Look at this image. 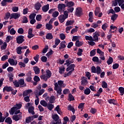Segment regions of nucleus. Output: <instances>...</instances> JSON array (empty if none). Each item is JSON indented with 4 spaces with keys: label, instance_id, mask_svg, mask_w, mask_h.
<instances>
[{
    "label": "nucleus",
    "instance_id": "obj_1",
    "mask_svg": "<svg viewBox=\"0 0 124 124\" xmlns=\"http://www.w3.org/2000/svg\"><path fill=\"white\" fill-rule=\"evenodd\" d=\"M24 38H25V36L23 35L18 36L16 37V43L18 44H22V43L25 41Z\"/></svg>",
    "mask_w": 124,
    "mask_h": 124
},
{
    "label": "nucleus",
    "instance_id": "obj_2",
    "mask_svg": "<svg viewBox=\"0 0 124 124\" xmlns=\"http://www.w3.org/2000/svg\"><path fill=\"white\" fill-rule=\"evenodd\" d=\"M22 113L19 114H15L13 116L12 119L15 122H18V121H20L21 119H22Z\"/></svg>",
    "mask_w": 124,
    "mask_h": 124
},
{
    "label": "nucleus",
    "instance_id": "obj_3",
    "mask_svg": "<svg viewBox=\"0 0 124 124\" xmlns=\"http://www.w3.org/2000/svg\"><path fill=\"white\" fill-rule=\"evenodd\" d=\"M21 16V15L18 13H14L11 14L10 20L11 19H18Z\"/></svg>",
    "mask_w": 124,
    "mask_h": 124
},
{
    "label": "nucleus",
    "instance_id": "obj_4",
    "mask_svg": "<svg viewBox=\"0 0 124 124\" xmlns=\"http://www.w3.org/2000/svg\"><path fill=\"white\" fill-rule=\"evenodd\" d=\"M8 62L11 65H17L18 63L17 60L14 61V59L11 58L9 59Z\"/></svg>",
    "mask_w": 124,
    "mask_h": 124
},
{
    "label": "nucleus",
    "instance_id": "obj_5",
    "mask_svg": "<svg viewBox=\"0 0 124 124\" xmlns=\"http://www.w3.org/2000/svg\"><path fill=\"white\" fill-rule=\"evenodd\" d=\"M34 36V34H32V29L29 28L28 30V35L27 36V37L31 39V38H32V37H33Z\"/></svg>",
    "mask_w": 124,
    "mask_h": 124
},
{
    "label": "nucleus",
    "instance_id": "obj_6",
    "mask_svg": "<svg viewBox=\"0 0 124 124\" xmlns=\"http://www.w3.org/2000/svg\"><path fill=\"white\" fill-rule=\"evenodd\" d=\"M12 91V87L11 86H8L7 85L4 87L3 88V92L4 93V92H7L8 93H10V92H11Z\"/></svg>",
    "mask_w": 124,
    "mask_h": 124
},
{
    "label": "nucleus",
    "instance_id": "obj_7",
    "mask_svg": "<svg viewBox=\"0 0 124 124\" xmlns=\"http://www.w3.org/2000/svg\"><path fill=\"white\" fill-rule=\"evenodd\" d=\"M18 84H19L20 88H23L24 87H26V84H25V80L24 79H20L18 81Z\"/></svg>",
    "mask_w": 124,
    "mask_h": 124
},
{
    "label": "nucleus",
    "instance_id": "obj_8",
    "mask_svg": "<svg viewBox=\"0 0 124 124\" xmlns=\"http://www.w3.org/2000/svg\"><path fill=\"white\" fill-rule=\"evenodd\" d=\"M88 83V80L87 79V78L85 77H83L81 78V85L82 86H86Z\"/></svg>",
    "mask_w": 124,
    "mask_h": 124
},
{
    "label": "nucleus",
    "instance_id": "obj_9",
    "mask_svg": "<svg viewBox=\"0 0 124 124\" xmlns=\"http://www.w3.org/2000/svg\"><path fill=\"white\" fill-rule=\"evenodd\" d=\"M66 7V5L63 3H59L58 6V11L60 12Z\"/></svg>",
    "mask_w": 124,
    "mask_h": 124
},
{
    "label": "nucleus",
    "instance_id": "obj_10",
    "mask_svg": "<svg viewBox=\"0 0 124 124\" xmlns=\"http://www.w3.org/2000/svg\"><path fill=\"white\" fill-rule=\"evenodd\" d=\"M33 70L35 72V74L36 75L39 74L40 73V69L37 66H35L33 67Z\"/></svg>",
    "mask_w": 124,
    "mask_h": 124
},
{
    "label": "nucleus",
    "instance_id": "obj_11",
    "mask_svg": "<svg viewBox=\"0 0 124 124\" xmlns=\"http://www.w3.org/2000/svg\"><path fill=\"white\" fill-rule=\"evenodd\" d=\"M76 15L77 17H81L82 16V10L81 9L77 8Z\"/></svg>",
    "mask_w": 124,
    "mask_h": 124
},
{
    "label": "nucleus",
    "instance_id": "obj_12",
    "mask_svg": "<svg viewBox=\"0 0 124 124\" xmlns=\"http://www.w3.org/2000/svg\"><path fill=\"white\" fill-rule=\"evenodd\" d=\"M46 79H49V78H51V76H52V72H51L50 70L47 69L46 70Z\"/></svg>",
    "mask_w": 124,
    "mask_h": 124
},
{
    "label": "nucleus",
    "instance_id": "obj_13",
    "mask_svg": "<svg viewBox=\"0 0 124 124\" xmlns=\"http://www.w3.org/2000/svg\"><path fill=\"white\" fill-rule=\"evenodd\" d=\"M108 102L109 103V104H113V105H117V100L114 99H109L108 100Z\"/></svg>",
    "mask_w": 124,
    "mask_h": 124
},
{
    "label": "nucleus",
    "instance_id": "obj_14",
    "mask_svg": "<svg viewBox=\"0 0 124 124\" xmlns=\"http://www.w3.org/2000/svg\"><path fill=\"white\" fill-rule=\"evenodd\" d=\"M34 107L33 106L30 107L28 109V112L30 114H32V115H34L35 114V112H34Z\"/></svg>",
    "mask_w": 124,
    "mask_h": 124
},
{
    "label": "nucleus",
    "instance_id": "obj_15",
    "mask_svg": "<svg viewBox=\"0 0 124 124\" xmlns=\"http://www.w3.org/2000/svg\"><path fill=\"white\" fill-rule=\"evenodd\" d=\"M42 10L43 12H47V11L49 10V4L43 6L42 8Z\"/></svg>",
    "mask_w": 124,
    "mask_h": 124
},
{
    "label": "nucleus",
    "instance_id": "obj_16",
    "mask_svg": "<svg viewBox=\"0 0 124 124\" xmlns=\"http://www.w3.org/2000/svg\"><path fill=\"white\" fill-rule=\"evenodd\" d=\"M16 110H17V108L15 107H13L11 108V110H9V112L11 115H14Z\"/></svg>",
    "mask_w": 124,
    "mask_h": 124
},
{
    "label": "nucleus",
    "instance_id": "obj_17",
    "mask_svg": "<svg viewBox=\"0 0 124 124\" xmlns=\"http://www.w3.org/2000/svg\"><path fill=\"white\" fill-rule=\"evenodd\" d=\"M58 19L59 20V22H60V23H63L65 20V17H64L63 16H62V15H60L59 17H58Z\"/></svg>",
    "mask_w": 124,
    "mask_h": 124
},
{
    "label": "nucleus",
    "instance_id": "obj_18",
    "mask_svg": "<svg viewBox=\"0 0 124 124\" xmlns=\"http://www.w3.org/2000/svg\"><path fill=\"white\" fill-rule=\"evenodd\" d=\"M102 72V70H101V68H100V66H97L96 67L95 73H96L97 75H99V74H100V73H101Z\"/></svg>",
    "mask_w": 124,
    "mask_h": 124
},
{
    "label": "nucleus",
    "instance_id": "obj_19",
    "mask_svg": "<svg viewBox=\"0 0 124 124\" xmlns=\"http://www.w3.org/2000/svg\"><path fill=\"white\" fill-rule=\"evenodd\" d=\"M68 67L66 68V71L67 72H68L69 70H71L74 67H75V64H72L68 66Z\"/></svg>",
    "mask_w": 124,
    "mask_h": 124
},
{
    "label": "nucleus",
    "instance_id": "obj_20",
    "mask_svg": "<svg viewBox=\"0 0 124 124\" xmlns=\"http://www.w3.org/2000/svg\"><path fill=\"white\" fill-rule=\"evenodd\" d=\"M34 7L36 10L38 11L40 9V7H41V4H40L39 2H38L35 4Z\"/></svg>",
    "mask_w": 124,
    "mask_h": 124
},
{
    "label": "nucleus",
    "instance_id": "obj_21",
    "mask_svg": "<svg viewBox=\"0 0 124 124\" xmlns=\"http://www.w3.org/2000/svg\"><path fill=\"white\" fill-rule=\"evenodd\" d=\"M118 17H119V15H118L116 14H113L111 16V21H116V20H117V18H118Z\"/></svg>",
    "mask_w": 124,
    "mask_h": 124
},
{
    "label": "nucleus",
    "instance_id": "obj_22",
    "mask_svg": "<svg viewBox=\"0 0 124 124\" xmlns=\"http://www.w3.org/2000/svg\"><path fill=\"white\" fill-rule=\"evenodd\" d=\"M83 44V42H80L79 40H77L75 43V45L76 47H81V46H82Z\"/></svg>",
    "mask_w": 124,
    "mask_h": 124
},
{
    "label": "nucleus",
    "instance_id": "obj_23",
    "mask_svg": "<svg viewBox=\"0 0 124 124\" xmlns=\"http://www.w3.org/2000/svg\"><path fill=\"white\" fill-rule=\"evenodd\" d=\"M74 23H75L74 20H67L66 22L65 26L67 27V26L73 25Z\"/></svg>",
    "mask_w": 124,
    "mask_h": 124
},
{
    "label": "nucleus",
    "instance_id": "obj_24",
    "mask_svg": "<svg viewBox=\"0 0 124 124\" xmlns=\"http://www.w3.org/2000/svg\"><path fill=\"white\" fill-rule=\"evenodd\" d=\"M73 5H74V2H73V1H69L68 2V1H67V3L66 4V7H72V6H73Z\"/></svg>",
    "mask_w": 124,
    "mask_h": 124
},
{
    "label": "nucleus",
    "instance_id": "obj_25",
    "mask_svg": "<svg viewBox=\"0 0 124 124\" xmlns=\"http://www.w3.org/2000/svg\"><path fill=\"white\" fill-rule=\"evenodd\" d=\"M46 30H48V31H51V30L53 29V25L49 23H46Z\"/></svg>",
    "mask_w": 124,
    "mask_h": 124
},
{
    "label": "nucleus",
    "instance_id": "obj_26",
    "mask_svg": "<svg viewBox=\"0 0 124 124\" xmlns=\"http://www.w3.org/2000/svg\"><path fill=\"white\" fill-rule=\"evenodd\" d=\"M100 8L96 7L94 10V15L95 16H97L98 14L100 13Z\"/></svg>",
    "mask_w": 124,
    "mask_h": 124
},
{
    "label": "nucleus",
    "instance_id": "obj_27",
    "mask_svg": "<svg viewBox=\"0 0 124 124\" xmlns=\"http://www.w3.org/2000/svg\"><path fill=\"white\" fill-rule=\"evenodd\" d=\"M68 97H69L68 100L69 101H74V100H75V99L74 98V96L71 93H69Z\"/></svg>",
    "mask_w": 124,
    "mask_h": 124
},
{
    "label": "nucleus",
    "instance_id": "obj_28",
    "mask_svg": "<svg viewBox=\"0 0 124 124\" xmlns=\"http://www.w3.org/2000/svg\"><path fill=\"white\" fill-rule=\"evenodd\" d=\"M118 90L120 93V95L123 96L124 94V88L123 87H120L118 88Z\"/></svg>",
    "mask_w": 124,
    "mask_h": 124
},
{
    "label": "nucleus",
    "instance_id": "obj_29",
    "mask_svg": "<svg viewBox=\"0 0 124 124\" xmlns=\"http://www.w3.org/2000/svg\"><path fill=\"white\" fill-rule=\"evenodd\" d=\"M46 107L49 111H52V110H53V108H54V105L52 104H48Z\"/></svg>",
    "mask_w": 124,
    "mask_h": 124
},
{
    "label": "nucleus",
    "instance_id": "obj_30",
    "mask_svg": "<svg viewBox=\"0 0 124 124\" xmlns=\"http://www.w3.org/2000/svg\"><path fill=\"white\" fill-rule=\"evenodd\" d=\"M40 104L44 107H47L48 104L46 102L45 100H41Z\"/></svg>",
    "mask_w": 124,
    "mask_h": 124
},
{
    "label": "nucleus",
    "instance_id": "obj_31",
    "mask_svg": "<svg viewBox=\"0 0 124 124\" xmlns=\"http://www.w3.org/2000/svg\"><path fill=\"white\" fill-rule=\"evenodd\" d=\"M63 121L62 122L63 124H67V122H69V118L67 116L64 117L63 118Z\"/></svg>",
    "mask_w": 124,
    "mask_h": 124
},
{
    "label": "nucleus",
    "instance_id": "obj_32",
    "mask_svg": "<svg viewBox=\"0 0 124 124\" xmlns=\"http://www.w3.org/2000/svg\"><path fill=\"white\" fill-rule=\"evenodd\" d=\"M46 38V39H49V40L52 39L53 35L51 33H47Z\"/></svg>",
    "mask_w": 124,
    "mask_h": 124
},
{
    "label": "nucleus",
    "instance_id": "obj_33",
    "mask_svg": "<svg viewBox=\"0 0 124 124\" xmlns=\"http://www.w3.org/2000/svg\"><path fill=\"white\" fill-rule=\"evenodd\" d=\"M96 49H94L90 51V57H93L96 54Z\"/></svg>",
    "mask_w": 124,
    "mask_h": 124
},
{
    "label": "nucleus",
    "instance_id": "obj_34",
    "mask_svg": "<svg viewBox=\"0 0 124 124\" xmlns=\"http://www.w3.org/2000/svg\"><path fill=\"white\" fill-rule=\"evenodd\" d=\"M102 87L103 88V89H107V88H108V84L106 81H103Z\"/></svg>",
    "mask_w": 124,
    "mask_h": 124
},
{
    "label": "nucleus",
    "instance_id": "obj_35",
    "mask_svg": "<svg viewBox=\"0 0 124 124\" xmlns=\"http://www.w3.org/2000/svg\"><path fill=\"white\" fill-rule=\"evenodd\" d=\"M49 103H54L55 102V96L52 95L49 99Z\"/></svg>",
    "mask_w": 124,
    "mask_h": 124
},
{
    "label": "nucleus",
    "instance_id": "obj_36",
    "mask_svg": "<svg viewBox=\"0 0 124 124\" xmlns=\"http://www.w3.org/2000/svg\"><path fill=\"white\" fill-rule=\"evenodd\" d=\"M16 52L18 55H21L22 54V46H18L16 48Z\"/></svg>",
    "mask_w": 124,
    "mask_h": 124
},
{
    "label": "nucleus",
    "instance_id": "obj_37",
    "mask_svg": "<svg viewBox=\"0 0 124 124\" xmlns=\"http://www.w3.org/2000/svg\"><path fill=\"white\" fill-rule=\"evenodd\" d=\"M52 119L55 121V122H57V121H58L60 119V117H59V115L58 114H55L52 116Z\"/></svg>",
    "mask_w": 124,
    "mask_h": 124
},
{
    "label": "nucleus",
    "instance_id": "obj_38",
    "mask_svg": "<svg viewBox=\"0 0 124 124\" xmlns=\"http://www.w3.org/2000/svg\"><path fill=\"white\" fill-rule=\"evenodd\" d=\"M78 28H79L78 26H75V28L73 29L71 31V34H73L74 32H77Z\"/></svg>",
    "mask_w": 124,
    "mask_h": 124
},
{
    "label": "nucleus",
    "instance_id": "obj_39",
    "mask_svg": "<svg viewBox=\"0 0 124 124\" xmlns=\"http://www.w3.org/2000/svg\"><path fill=\"white\" fill-rule=\"evenodd\" d=\"M5 123H7L8 124H12V120L11 118L8 117L5 120Z\"/></svg>",
    "mask_w": 124,
    "mask_h": 124
},
{
    "label": "nucleus",
    "instance_id": "obj_40",
    "mask_svg": "<svg viewBox=\"0 0 124 124\" xmlns=\"http://www.w3.org/2000/svg\"><path fill=\"white\" fill-rule=\"evenodd\" d=\"M112 62H113V58L109 57L107 63L108 65H110V64H112Z\"/></svg>",
    "mask_w": 124,
    "mask_h": 124
},
{
    "label": "nucleus",
    "instance_id": "obj_41",
    "mask_svg": "<svg viewBox=\"0 0 124 124\" xmlns=\"http://www.w3.org/2000/svg\"><path fill=\"white\" fill-rule=\"evenodd\" d=\"M84 94H86V95H89L90 93H91V89L90 88H87L84 90Z\"/></svg>",
    "mask_w": 124,
    "mask_h": 124
},
{
    "label": "nucleus",
    "instance_id": "obj_42",
    "mask_svg": "<svg viewBox=\"0 0 124 124\" xmlns=\"http://www.w3.org/2000/svg\"><path fill=\"white\" fill-rule=\"evenodd\" d=\"M14 85L16 88H20V85L19 84V82L16 80L15 81L13 82Z\"/></svg>",
    "mask_w": 124,
    "mask_h": 124
},
{
    "label": "nucleus",
    "instance_id": "obj_43",
    "mask_svg": "<svg viewBox=\"0 0 124 124\" xmlns=\"http://www.w3.org/2000/svg\"><path fill=\"white\" fill-rule=\"evenodd\" d=\"M6 60H8V55H3L1 58L2 62H5Z\"/></svg>",
    "mask_w": 124,
    "mask_h": 124
},
{
    "label": "nucleus",
    "instance_id": "obj_44",
    "mask_svg": "<svg viewBox=\"0 0 124 124\" xmlns=\"http://www.w3.org/2000/svg\"><path fill=\"white\" fill-rule=\"evenodd\" d=\"M85 39L86 40H89V41H93V37L92 36H85Z\"/></svg>",
    "mask_w": 124,
    "mask_h": 124
},
{
    "label": "nucleus",
    "instance_id": "obj_45",
    "mask_svg": "<svg viewBox=\"0 0 124 124\" xmlns=\"http://www.w3.org/2000/svg\"><path fill=\"white\" fill-rule=\"evenodd\" d=\"M68 11H64L63 12L64 15H62L63 17L65 18V19H67L68 18Z\"/></svg>",
    "mask_w": 124,
    "mask_h": 124
},
{
    "label": "nucleus",
    "instance_id": "obj_46",
    "mask_svg": "<svg viewBox=\"0 0 124 124\" xmlns=\"http://www.w3.org/2000/svg\"><path fill=\"white\" fill-rule=\"evenodd\" d=\"M5 16V20H8V19H9V18L11 17V15H10V13L9 12L6 13Z\"/></svg>",
    "mask_w": 124,
    "mask_h": 124
},
{
    "label": "nucleus",
    "instance_id": "obj_47",
    "mask_svg": "<svg viewBox=\"0 0 124 124\" xmlns=\"http://www.w3.org/2000/svg\"><path fill=\"white\" fill-rule=\"evenodd\" d=\"M41 19H42V16L41 15H37L36 16V20L38 21H41Z\"/></svg>",
    "mask_w": 124,
    "mask_h": 124
},
{
    "label": "nucleus",
    "instance_id": "obj_48",
    "mask_svg": "<svg viewBox=\"0 0 124 124\" xmlns=\"http://www.w3.org/2000/svg\"><path fill=\"white\" fill-rule=\"evenodd\" d=\"M53 53L54 51H53V50L50 49V51L47 53H46V56L47 57V58H49V57H50L51 55H53Z\"/></svg>",
    "mask_w": 124,
    "mask_h": 124
},
{
    "label": "nucleus",
    "instance_id": "obj_49",
    "mask_svg": "<svg viewBox=\"0 0 124 124\" xmlns=\"http://www.w3.org/2000/svg\"><path fill=\"white\" fill-rule=\"evenodd\" d=\"M83 53V49L82 48H78V52H77L78 56H81Z\"/></svg>",
    "mask_w": 124,
    "mask_h": 124
},
{
    "label": "nucleus",
    "instance_id": "obj_50",
    "mask_svg": "<svg viewBox=\"0 0 124 124\" xmlns=\"http://www.w3.org/2000/svg\"><path fill=\"white\" fill-rule=\"evenodd\" d=\"M14 75H13V74L11 73L10 74H9V78L10 82H13V77Z\"/></svg>",
    "mask_w": 124,
    "mask_h": 124
},
{
    "label": "nucleus",
    "instance_id": "obj_51",
    "mask_svg": "<svg viewBox=\"0 0 124 124\" xmlns=\"http://www.w3.org/2000/svg\"><path fill=\"white\" fill-rule=\"evenodd\" d=\"M119 66H120L119 63H116L112 65V68L113 69H118V68H119Z\"/></svg>",
    "mask_w": 124,
    "mask_h": 124
},
{
    "label": "nucleus",
    "instance_id": "obj_52",
    "mask_svg": "<svg viewBox=\"0 0 124 124\" xmlns=\"http://www.w3.org/2000/svg\"><path fill=\"white\" fill-rule=\"evenodd\" d=\"M52 16V17H54V18H57V17L59 16V12L55 11L53 12Z\"/></svg>",
    "mask_w": 124,
    "mask_h": 124
},
{
    "label": "nucleus",
    "instance_id": "obj_53",
    "mask_svg": "<svg viewBox=\"0 0 124 124\" xmlns=\"http://www.w3.org/2000/svg\"><path fill=\"white\" fill-rule=\"evenodd\" d=\"M17 32L19 34H23V33H24V29L22 28L18 29L17 30Z\"/></svg>",
    "mask_w": 124,
    "mask_h": 124
},
{
    "label": "nucleus",
    "instance_id": "obj_54",
    "mask_svg": "<svg viewBox=\"0 0 124 124\" xmlns=\"http://www.w3.org/2000/svg\"><path fill=\"white\" fill-rule=\"evenodd\" d=\"M108 28V25H107V23H105L102 25V29L103 30V31H106V29Z\"/></svg>",
    "mask_w": 124,
    "mask_h": 124
},
{
    "label": "nucleus",
    "instance_id": "obj_55",
    "mask_svg": "<svg viewBox=\"0 0 124 124\" xmlns=\"http://www.w3.org/2000/svg\"><path fill=\"white\" fill-rule=\"evenodd\" d=\"M29 22V20H28V17L27 16H24L22 20L23 24H26Z\"/></svg>",
    "mask_w": 124,
    "mask_h": 124
},
{
    "label": "nucleus",
    "instance_id": "obj_56",
    "mask_svg": "<svg viewBox=\"0 0 124 124\" xmlns=\"http://www.w3.org/2000/svg\"><path fill=\"white\" fill-rule=\"evenodd\" d=\"M48 49H49V46H46L45 48L43 50L42 53H43V54H45L47 52V51H48Z\"/></svg>",
    "mask_w": 124,
    "mask_h": 124
},
{
    "label": "nucleus",
    "instance_id": "obj_57",
    "mask_svg": "<svg viewBox=\"0 0 124 124\" xmlns=\"http://www.w3.org/2000/svg\"><path fill=\"white\" fill-rule=\"evenodd\" d=\"M55 91H56L57 93L59 94V95H61L62 94V87H59L57 90Z\"/></svg>",
    "mask_w": 124,
    "mask_h": 124
},
{
    "label": "nucleus",
    "instance_id": "obj_58",
    "mask_svg": "<svg viewBox=\"0 0 124 124\" xmlns=\"http://www.w3.org/2000/svg\"><path fill=\"white\" fill-rule=\"evenodd\" d=\"M8 65H9V64L8 63V62H6L4 63V64H2V68L3 69H5V68H6Z\"/></svg>",
    "mask_w": 124,
    "mask_h": 124
},
{
    "label": "nucleus",
    "instance_id": "obj_59",
    "mask_svg": "<svg viewBox=\"0 0 124 124\" xmlns=\"http://www.w3.org/2000/svg\"><path fill=\"white\" fill-rule=\"evenodd\" d=\"M10 33L11 34V35H14V34H16V31L14 30V28H12L11 29L10 31Z\"/></svg>",
    "mask_w": 124,
    "mask_h": 124
},
{
    "label": "nucleus",
    "instance_id": "obj_60",
    "mask_svg": "<svg viewBox=\"0 0 124 124\" xmlns=\"http://www.w3.org/2000/svg\"><path fill=\"white\" fill-rule=\"evenodd\" d=\"M35 16H36V14L34 13L31 14L29 16V18L31 19H34L35 18Z\"/></svg>",
    "mask_w": 124,
    "mask_h": 124
},
{
    "label": "nucleus",
    "instance_id": "obj_61",
    "mask_svg": "<svg viewBox=\"0 0 124 124\" xmlns=\"http://www.w3.org/2000/svg\"><path fill=\"white\" fill-rule=\"evenodd\" d=\"M41 61L43 62H47V58L46 57V56H42L41 58Z\"/></svg>",
    "mask_w": 124,
    "mask_h": 124
},
{
    "label": "nucleus",
    "instance_id": "obj_62",
    "mask_svg": "<svg viewBox=\"0 0 124 124\" xmlns=\"http://www.w3.org/2000/svg\"><path fill=\"white\" fill-rule=\"evenodd\" d=\"M19 65H20V68H22L23 67H26V64L25 63L23 62H20L18 63Z\"/></svg>",
    "mask_w": 124,
    "mask_h": 124
},
{
    "label": "nucleus",
    "instance_id": "obj_63",
    "mask_svg": "<svg viewBox=\"0 0 124 124\" xmlns=\"http://www.w3.org/2000/svg\"><path fill=\"white\" fill-rule=\"evenodd\" d=\"M33 80L35 82H39L40 81V78L37 76H35Z\"/></svg>",
    "mask_w": 124,
    "mask_h": 124
},
{
    "label": "nucleus",
    "instance_id": "obj_64",
    "mask_svg": "<svg viewBox=\"0 0 124 124\" xmlns=\"http://www.w3.org/2000/svg\"><path fill=\"white\" fill-rule=\"evenodd\" d=\"M64 69H65V68L64 67H63V68H60L59 72L60 74H62V73L64 72Z\"/></svg>",
    "mask_w": 124,
    "mask_h": 124
}]
</instances>
